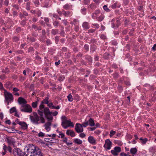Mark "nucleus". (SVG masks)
Listing matches in <instances>:
<instances>
[{"instance_id": "nucleus-1", "label": "nucleus", "mask_w": 156, "mask_h": 156, "mask_svg": "<svg viewBox=\"0 0 156 156\" xmlns=\"http://www.w3.org/2000/svg\"><path fill=\"white\" fill-rule=\"evenodd\" d=\"M27 151V156H42L40 149L32 144H29Z\"/></svg>"}, {"instance_id": "nucleus-2", "label": "nucleus", "mask_w": 156, "mask_h": 156, "mask_svg": "<svg viewBox=\"0 0 156 156\" xmlns=\"http://www.w3.org/2000/svg\"><path fill=\"white\" fill-rule=\"evenodd\" d=\"M49 98L48 97H46L43 100L41 103L39 108L38 110H41L44 112V115L50 114L51 113V112L50 111V109L47 107H45L44 104H46L47 105L49 103Z\"/></svg>"}, {"instance_id": "nucleus-3", "label": "nucleus", "mask_w": 156, "mask_h": 156, "mask_svg": "<svg viewBox=\"0 0 156 156\" xmlns=\"http://www.w3.org/2000/svg\"><path fill=\"white\" fill-rule=\"evenodd\" d=\"M62 122L61 125L65 129H67L68 127H73L74 125L70 120H67L65 116L62 117Z\"/></svg>"}, {"instance_id": "nucleus-4", "label": "nucleus", "mask_w": 156, "mask_h": 156, "mask_svg": "<svg viewBox=\"0 0 156 156\" xmlns=\"http://www.w3.org/2000/svg\"><path fill=\"white\" fill-rule=\"evenodd\" d=\"M5 97V101H6L9 105V102H12L13 100V96L12 94L8 92L6 90H5L4 92Z\"/></svg>"}, {"instance_id": "nucleus-5", "label": "nucleus", "mask_w": 156, "mask_h": 156, "mask_svg": "<svg viewBox=\"0 0 156 156\" xmlns=\"http://www.w3.org/2000/svg\"><path fill=\"white\" fill-rule=\"evenodd\" d=\"M28 147H26L25 148V150H26V152L27 153V149ZM13 153L14 155L16 156H23L24 155L27 156L26 155L27 154H26L25 152H24L22 151V150L20 149L19 148H15L14 149L13 151Z\"/></svg>"}, {"instance_id": "nucleus-6", "label": "nucleus", "mask_w": 156, "mask_h": 156, "mask_svg": "<svg viewBox=\"0 0 156 156\" xmlns=\"http://www.w3.org/2000/svg\"><path fill=\"white\" fill-rule=\"evenodd\" d=\"M20 110L22 112L31 113L32 108L31 106L28 104L22 105L20 108Z\"/></svg>"}, {"instance_id": "nucleus-7", "label": "nucleus", "mask_w": 156, "mask_h": 156, "mask_svg": "<svg viewBox=\"0 0 156 156\" xmlns=\"http://www.w3.org/2000/svg\"><path fill=\"white\" fill-rule=\"evenodd\" d=\"M89 125L91 126H95V124L94 120L91 118H90L87 121L84 122L83 123V126L84 127H86Z\"/></svg>"}, {"instance_id": "nucleus-8", "label": "nucleus", "mask_w": 156, "mask_h": 156, "mask_svg": "<svg viewBox=\"0 0 156 156\" xmlns=\"http://www.w3.org/2000/svg\"><path fill=\"white\" fill-rule=\"evenodd\" d=\"M30 119L33 123L35 124L38 125L39 123V121L40 120L39 117L36 113L34 116H30Z\"/></svg>"}, {"instance_id": "nucleus-9", "label": "nucleus", "mask_w": 156, "mask_h": 156, "mask_svg": "<svg viewBox=\"0 0 156 156\" xmlns=\"http://www.w3.org/2000/svg\"><path fill=\"white\" fill-rule=\"evenodd\" d=\"M83 124H81L80 123H76L75 126V129L76 132L78 133H81L83 131Z\"/></svg>"}, {"instance_id": "nucleus-10", "label": "nucleus", "mask_w": 156, "mask_h": 156, "mask_svg": "<svg viewBox=\"0 0 156 156\" xmlns=\"http://www.w3.org/2000/svg\"><path fill=\"white\" fill-rule=\"evenodd\" d=\"M121 151V148L120 147H116L114 148V150L111 151L112 153L115 155H118V153Z\"/></svg>"}, {"instance_id": "nucleus-11", "label": "nucleus", "mask_w": 156, "mask_h": 156, "mask_svg": "<svg viewBox=\"0 0 156 156\" xmlns=\"http://www.w3.org/2000/svg\"><path fill=\"white\" fill-rule=\"evenodd\" d=\"M38 113L40 116L39 119H40L41 122L42 123H45V119L43 117L44 112L41 110H38Z\"/></svg>"}, {"instance_id": "nucleus-12", "label": "nucleus", "mask_w": 156, "mask_h": 156, "mask_svg": "<svg viewBox=\"0 0 156 156\" xmlns=\"http://www.w3.org/2000/svg\"><path fill=\"white\" fill-rule=\"evenodd\" d=\"M51 122H48L44 125V126L45 127V129L46 131H49L51 130Z\"/></svg>"}, {"instance_id": "nucleus-13", "label": "nucleus", "mask_w": 156, "mask_h": 156, "mask_svg": "<svg viewBox=\"0 0 156 156\" xmlns=\"http://www.w3.org/2000/svg\"><path fill=\"white\" fill-rule=\"evenodd\" d=\"M18 102L20 105H26L27 103V101L23 98L19 97L18 99Z\"/></svg>"}, {"instance_id": "nucleus-14", "label": "nucleus", "mask_w": 156, "mask_h": 156, "mask_svg": "<svg viewBox=\"0 0 156 156\" xmlns=\"http://www.w3.org/2000/svg\"><path fill=\"white\" fill-rule=\"evenodd\" d=\"M20 128L23 130H25L28 128V125L24 122H22L20 125Z\"/></svg>"}, {"instance_id": "nucleus-15", "label": "nucleus", "mask_w": 156, "mask_h": 156, "mask_svg": "<svg viewBox=\"0 0 156 156\" xmlns=\"http://www.w3.org/2000/svg\"><path fill=\"white\" fill-rule=\"evenodd\" d=\"M88 140L89 142L92 144H95L96 143V140L92 136H90L88 137Z\"/></svg>"}, {"instance_id": "nucleus-16", "label": "nucleus", "mask_w": 156, "mask_h": 156, "mask_svg": "<svg viewBox=\"0 0 156 156\" xmlns=\"http://www.w3.org/2000/svg\"><path fill=\"white\" fill-rule=\"evenodd\" d=\"M137 151V149L136 147L131 148L130 150V152L132 154V155L131 156L129 154V156H134V155L136 153Z\"/></svg>"}, {"instance_id": "nucleus-17", "label": "nucleus", "mask_w": 156, "mask_h": 156, "mask_svg": "<svg viewBox=\"0 0 156 156\" xmlns=\"http://www.w3.org/2000/svg\"><path fill=\"white\" fill-rule=\"evenodd\" d=\"M100 14V12L99 10H96L95 12L92 15V17L93 19H95L98 17L97 16H99Z\"/></svg>"}, {"instance_id": "nucleus-18", "label": "nucleus", "mask_w": 156, "mask_h": 156, "mask_svg": "<svg viewBox=\"0 0 156 156\" xmlns=\"http://www.w3.org/2000/svg\"><path fill=\"white\" fill-rule=\"evenodd\" d=\"M66 133L68 135H70L72 137H74L75 136V133L73 131H71L70 130H67Z\"/></svg>"}, {"instance_id": "nucleus-19", "label": "nucleus", "mask_w": 156, "mask_h": 156, "mask_svg": "<svg viewBox=\"0 0 156 156\" xmlns=\"http://www.w3.org/2000/svg\"><path fill=\"white\" fill-rule=\"evenodd\" d=\"M7 142L9 144L13 145L15 143L14 139L12 138H9L7 139Z\"/></svg>"}, {"instance_id": "nucleus-20", "label": "nucleus", "mask_w": 156, "mask_h": 156, "mask_svg": "<svg viewBox=\"0 0 156 156\" xmlns=\"http://www.w3.org/2000/svg\"><path fill=\"white\" fill-rule=\"evenodd\" d=\"M82 26L85 29H88L89 28V26L88 23L86 22H84L82 25Z\"/></svg>"}, {"instance_id": "nucleus-21", "label": "nucleus", "mask_w": 156, "mask_h": 156, "mask_svg": "<svg viewBox=\"0 0 156 156\" xmlns=\"http://www.w3.org/2000/svg\"><path fill=\"white\" fill-rule=\"evenodd\" d=\"M4 86L7 88H9V90H11L12 89V84L10 82H7L4 85Z\"/></svg>"}, {"instance_id": "nucleus-22", "label": "nucleus", "mask_w": 156, "mask_h": 156, "mask_svg": "<svg viewBox=\"0 0 156 156\" xmlns=\"http://www.w3.org/2000/svg\"><path fill=\"white\" fill-rule=\"evenodd\" d=\"M74 142L75 143L78 144H81L83 143V142L82 140L78 138L74 139Z\"/></svg>"}, {"instance_id": "nucleus-23", "label": "nucleus", "mask_w": 156, "mask_h": 156, "mask_svg": "<svg viewBox=\"0 0 156 156\" xmlns=\"http://www.w3.org/2000/svg\"><path fill=\"white\" fill-rule=\"evenodd\" d=\"M71 7V5L69 4H66L63 6V8L66 10H68Z\"/></svg>"}, {"instance_id": "nucleus-24", "label": "nucleus", "mask_w": 156, "mask_h": 156, "mask_svg": "<svg viewBox=\"0 0 156 156\" xmlns=\"http://www.w3.org/2000/svg\"><path fill=\"white\" fill-rule=\"evenodd\" d=\"M38 102V100H37V101L32 102L31 104L32 107L34 108H36L37 106Z\"/></svg>"}, {"instance_id": "nucleus-25", "label": "nucleus", "mask_w": 156, "mask_h": 156, "mask_svg": "<svg viewBox=\"0 0 156 156\" xmlns=\"http://www.w3.org/2000/svg\"><path fill=\"white\" fill-rule=\"evenodd\" d=\"M46 116L47 117V119L48 120V122H51L52 120L53 119V118L51 116V115H49Z\"/></svg>"}, {"instance_id": "nucleus-26", "label": "nucleus", "mask_w": 156, "mask_h": 156, "mask_svg": "<svg viewBox=\"0 0 156 156\" xmlns=\"http://www.w3.org/2000/svg\"><path fill=\"white\" fill-rule=\"evenodd\" d=\"M3 145V150L4 151L2 153V154L3 155H4L6 153L7 148L6 145H5V144H4Z\"/></svg>"}, {"instance_id": "nucleus-27", "label": "nucleus", "mask_w": 156, "mask_h": 156, "mask_svg": "<svg viewBox=\"0 0 156 156\" xmlns=\"http://www.w3.org/2000/svg\"><path fill=\"white\" fill-rule=\"evenodd\" d=\"M112 145V143L108 139V150L110 149Z\"/></svg>"}, {"instance_id": "nucleus-28", "label": "nucleus", "mask_w": 156, "mask_h": 156, "mask_svg": "<svg viewBox=\"0 0 156 156\" xmlns=\"http://www.w3.org/2000/svg\"><path fill=\"white\" fill-rule=\"evenodd\" d=\"M104 16L102 15L97 18V20L99 21H101L104 19Z\"/></svg>"}, {"instance_id": "nucleus-29", "label": "nucleus", "mask_w": 156, "mask_h": 156, "mask_svg": "<svg viewBox=\"0 0 156 156\" xmlns=\"http://www.w3.org/2000/svg\"><path fill=\"white\" fill-rule=\"evenodd\" d=\"M67 98L69 101L72 102L73 100V98L72 97V95L70 94L67 96Z\"/></svg>"}, {"instance_id": "nucleus-30", "label": "nucleus", "mask_w": 156, "mask_h": 156, "mask_svg": "<svg viewBox=\"0 0 156 156\" xmlns=\"http://www.w3.org/2000/svg\"><path fill=\"white\" fill-rule=\"evenodd\" d=\"M114 143L115 144H117L118 145L120 146L122 145L123 144V143H122V142L121 141L118 140H115L114 141Z\"/></svg>"}, {"instance_id": "nucleus-31", "label": "nucleus", "mask_w": 156, "mask_h": 156, "mask_svg": "<svg viewBox=\"0 0 156 156\" xmlns=\"http://www.w3.org/2000/svg\"><path fill=\"white\" fill-rule=\"evenodd\" d=\"M16 111V108L15 107H13L11 108L9 110V112L10 113H12Z\"/></svg>"}, {"instance_id": "nucleus-32", "label": "nucleus", "mask_w": 156, "mask_h": 156, "mask_svg": "<svg viewBox=\"0 0 156 156\" xmlns=\"http://www.w3.org/2000/svg\"><path fill=\"white\" fill-rule=\"evenodd\" d=\"M47 106L49 108L52 109H53L54 106L53 105V104L52 102L48 103L47 105Z\"/></svg>"}, {"instance_id": "nucleus-33", "label": "nucleus", "mask_w": 156, "mask_h": 156, "mask_svg": "<svg viewBox=\"0 0 156 156\" xmlns=\"http://www.w3.org/2000/svg\"><path fill=\"white\" fill-rule=\"evenodd\" d=\"M116 132L115 131L112 130L110 131V133L109 134V136L110 137H112V136L115 135V133Z\"/></svg>"}, {"instance_id": "nucleus-34", "label": "nucleus", "mask_w": 156, "mask_h": 156, "mask_svg": "<svg viewBox=\"0 0 156 156\" xmlns=\"http://www.w3.org/2000/svg\"><path fill=\"white\" fill-rule=\"evenodd\" d=\"M63 14L65 15V16H68L70 14V12L69 11L66 12L64 10L62 11Z\"/></svg>"}, {"instance_id": "nucleus-35", "label": "nucleus", "mask_w": 156, "mask_h": 156, "mask_svg": "<svg viewBox=\"0 0 156 156\" xmlns=\"http://www.w3.org/2000/svg\"><path fill=\"white\" fill-rule=\"evenodd\" d=\"M48 139L50 141V142L51 143H55L57 142V140L56 139L54 138H49Z\"/></svg>"}, {"instance_id": "nucleus-36", "label": "nucleus", "mask_w": 156, "mask_h": 156, "mask_svg": "<svg viewBox=\"0 0 156 156\" xmlns=\"http://www.w3.org/2000/svg\"><path fill=\"white\" fill-rule=\"evenodd\" d=\"M58 30L57 29H53L51 30V33L54 35H55L58 33Z\"/></svg>"}, {"instance_id": "nucleus-37", "label": "nucleus", "mask_w": 156, "mask_h": 156, "mask_svg": "<svg viewBox=\"0 0 156 156\" xmlns=\"http://www.w3.org/2000/svg\"><path fill=\"white\" fill-rule=\"evenodd\" d=\"M30 2H27V3L26 8V9L27 10H29L30 9Z\"/></svg>"}, {"instance_id": "nucleus-38", "label": "nucleus", "mask_w": 156, "mask_h": 156, "mask_svg": "<svg viewBox=\"0 0 156 156\" xmlns=\"http://www.w3.org/2000/svg\"><path fill=\"white\" fill-rule=\"evenodd\" d=\"M58 114V112L57 111H55V112H52L50 114H48V115H52L54 116H55L56 115H57Z\"/></svg>"}, {"instance_id": "nucleus-39", "label": "nucleus", "mask_w": 156, "mask_h": 156, "mask_svg": "<svg viewBox=\"0 0 156 156\" xmlns=\"http://www.w3.org/2000/svg\"><path fill=\"white\" fill-rule=\"evenodd\" d=\"M45 134L42 132H40L38 133V136L40 137H43L44 136Z\"/></svg>"}, {"instance_id": "nucleus-40", "label": "nucleus", "mask_w": 156, "mask_h": 156, "mask_svg": "<svg viewBox=\"0 0 156 156\" xmlns=\"http://www.w3.org/2000/svg\"><path fill=\"white\" fill-rule=\"evenodd\" d=\"M147 140V139L145 138L143 139V140L141 141V143L142 144H145Z\"/></svg>"}, {"instance_id": "nucleus-41", "label": "nucleus", "mask_w": 156, "mask_h": 156, "mask_svg": "<svg viewBox=\"0 0 156 156\" xmlns=\"http://www.w3.org/2000/svg\"><path fill=\"white\" fill-rule=\"evenodd\" d=\"M129 154V153H128L127 154H126V153L122 152L120 153V156H128Z\"/></svg>"}, {"instance_id": "nucleus-42", "label": "nucleus", "mask_w": 156, "mask_h": 156, "mask_svg": "<svg viewBox=\"0 0 156 156\" xmlns=\"http://www.w3.org/2000/svg\"><path fill=\"white\" fill-rule=\"evenodd\" d=\"M83 3L85 5H87L90 2V0H83Z\"/></svg>"}, {"instance_id": "nucleus-43", "label": "nucleus", "mask_w": 156, "mask_h": 156, "mask_svg": "<svg viewBox=\"0 0 156 156\" xmlns=\"http://www.w3.org/2000/svg\"><path fill=\"white\" fill-rule=\"evenodd\" d=\"M104 147L105 148L106 150L107 149V139L105 140V144H104Z\"/></svg>"}, {"instance_id": "nucleus-44", "label": "nucleus", "mask_w": 156, "mask_h": 156, "mask_svg": "<svg viewBox=\"0 0 156 156\" xmlns=\"http://www.w3.org/2000/svg\"><path fill=\"white\" fill-rule=\"evenodd\" d=\"M0 90H4L5 91V90L2 84L0 82Z\"/></svg>"}, {"instance_id": "nucleus-45", "label": "nucleus", "mask_w": 156, "mask_h": 156, "mask_svg": "<svg viewBox=\"0 0 156 156\" xmlns=\"http://www.w3.org/2000/svg\"><path fill=\"white\" fill-rule=\"evenodd\" d=\"M49 2V1L48 0H47L45 1V4L44 5V7L47 8L48 7H49V6L48 3Z\"/></svg>"}, {"instance_id": "nucleus-46", "label": "nucleus", "mask_w": 156, "mask_h": 156, "mask_svg": "<svg viewBox=\"0 0 156 156\" xmlns=\"http://www.w3.org/2000/svg\"><path fill=\"white\" fill-rule=\"evenodd\" d=\"M80 136L82 138H84L85 136V134L84 133H82L80 134Z\"/></svg>"}, {"instance_id": "nucleus-47", "label": "nucleus", "mask_w": 156, "mask_h": 156, "mask_svg": "<svg viewBox=\"0 0 156 156\" xmlns=\"http://www.w3.org/2000/svg\"><path fill=\"white\" fill-rule=\"evenodd\" d=\"M26 22L25 20H23L21 22V24L23 26L25 25L26 24Z\"/></svg>"}, {"instance_id": "nucleus-48", "label": "nucleus", "mask_w": 156, "mask_h": 156, "mask_svg": "<svg viewBox=\"0 0 156 156\" xmlns=\"http://www.w3.org/2000/svg\"><path fill=\"white\" fill-rule=\"evenodd\" d=\"M13 92H16L19 90L16 87H14L12 89Z\"/></svg>"}, {"instance_id": "nucleus-49", "label": "nucleus", "mask_w": 156, "mask_h": 156, "mask_svg": "<svg viewBox=\"0 0 156 156\" xmlns=\"http://www.w3.org/2000/svg\"><path fill=\"white\" fill-rule=\"evenodd\" d=\"M86 9L85 8H83L81 9L82 12L84 14H85V12L86 11Z\"/></svg>"}, {"instance_id": "nucleus-50", "label": "nucleus", "mask_w": 156, "mask_h": 156, "mask_svg": "<svg viewBox=\"0 0 156 156\" xmlns=\"http://www.w3.org/2000/svg\"><path fill=\"white\" fill-rule=\"evenodd\" d=\"M15 121L17 124H18L19 125H20L21 123L22 122L20 121L19 119H16Z\"/></svg>"}, {"instance_id": "nucleus-51", "label": "nucleus", "mask_w": 156, "mask_h": 156, "mask_svg": "<svg viewBox=\"0 0 156 156\" xmlns=\"http://www.w3.org/2000/svg\"><path fill=\"white\" fill-rule=\"evenodd\" d=\"M84 48L87 51L89 49V46L87 44H85L84 45Z\"/></svg>"}, {"instance_id": "nucleus-52", "label": "nucleus", "mask_w": 156, "mask_h": 156, "mask_svg": "<svg viewBox=\"0 0 156 156\" xmlns=\"http://www.w3.org/2000/svg\"><path fill=\"white\" fill-rule=\"evenodd\" d=\"M9 1L8 0H5L4 1V4L6 5L7 6L8 5Z\"/></svg>"}, {"instance_id": "nucleus-53", "label": "nucleus", "mask_w": 156, "mask_h": 156, "mask_svg": "<svg viewBox=\"0 0 156 156\" xmlns=\"http://www.w3.org/2000/svg\"><path fill=\"white\" fill-rule=\"evenodd\" d=\"M53 24L54 26H56L58 25V23L57 21H54L53 23Z\"/></svg>"}, {"instance_id": "nucleus-54", "label": "nucleus", "mask_w": 156, "mask_h": 156, "mask_svg": "<svg viewBox=\"0 0 156 156\" xmlns=\"http://www.w3.org/2000/svg\"><path fill=\"white\" fill-rule=\"evenodd\" d=\"M116 25L117 27H118L120 24V22L119 20H117L116 21Z\"/></svg>"}, {"instance_id": "nucleus-55", "label": "nucleus", "mask_w": 156, "mask_h": 156, "mask_svg": "<svg viewBox=\"0 0 156 156\" xmlns=\"http://www.w3.org/2000/svg\"><path fill=\"white\" fill-rule=\"evenodd\" d=\"M34 87V84H32L30 86V87H29L30 89L31 90H32L33 89Z\"/></svg>"}, {"instance_id": "nucleus-56", "label": "nucleus", "mask_w": 156, "mask_h": 156, "mask_svg": "<svg viewBox=\"0 0 156 156\" xmlns=\"http://www.w3.org/2000/svg\"><path fill=\"white\" fill-rule=\"evenodd\" d=\"M13 40L15 41H17L19 40V39L16 37H15L13 38Z\"/></svg>"}, {"instance_id": "nucleus-57", "label": "nucleus", "mask_w": 156, "mask_h": 156, "mask_svg": "<svg viewBox=\"0 0 156 156\" xmlns=\"http://www.w3.org/2000/svg\"><path fill=\"white\" fill-rule=\"evenodd\" d=\"M103 8L106 11H107V5H104L103 6Z\"/></svg>"}, {"instance_id": "nucleus-58", "label": "nucleus", "mask_w": 156, "mask_h": 156, "mask_svg": "<svg viewBox=\"0 0 156 156\" xmlns=\"http://www.w3.org/2000/svg\"><path fill=\"white\" fill-rule=\"evenodd\" d=\"M14 115L18 117H20V115H19L18 113V112H17V111H16V112H15Z\"/></svg>"}, {"instance_id": "nucleus-59", "label": "nucleus", "mask_w": 156, "mask_h": 156, "mask_svg": "<svg viewBox=\"0 0 156 156\" xmlns=\"http://www.w3.org/2000/svg\"><path fill=\"white\" fill-rule=\"evenodd\" d=\"M23 14L24 16H27L28 15V13L26 11H24Z\"/></svg>"}, {"instance_id": "nucleus-60", "label": "nucleus", "mask_w": 156, "mask_h": 156, "mask_svg": "<svg viewBox=\"0 0 156 156\" xmlns=\"http://www.w3.org/2000/svg\"><path fill=\"white\" fill-rule=\"evenodd\" d=\"M46 43L48 45H49L51 44V42L49 40H48L46 41Z\"/></svg>"}, {"instance_id": "nucleus-61", "label": "nucleus", "mask_w": 156, "mask_h": 156, "mask_svg": "<svg viewBox=\"0 0 156 156\" xmlns=\"http://www.w3.org/2000/svg\"><path fill=\"white\" fill-rule=\"evenodd\" d=\"M12 93L15 95H16V96H19L20 95L19 93L18 92H13Z\"/></svg>"}, {"instance_id": "nucleus-62", "label": "nucleus", "mask_w": 156, "mask_h": 156, "mask_svg": "<svg viewBox=\"0 0 156 156\" xmlns=\"http://www.w3.org/2000/svg\"><path fill=\"white\" fill-rule=\"evenodd\" d=\"M152 49L154 51L156 50V44H154L152 48Z\"/></svg>"}, {"instance_id": "nucleus-63", "label": "nucleus", "mask_w": 156, "mask_h": 156, "mask_svg": "<svg viewBox=\"0 0 156 156\" xmlns=\"http://www.w3.org/2000/svg\"><path fill=\"white\" fill-rule=\"evenodd\" d=\"M5 122L6 124L10 125L11 124V122L10 120H8L5 121Z\"/></svg>"}, {"instance_id": "nucleus-64", "label": "nucleus", "mask_w": 156, "mask_h": 156, "mask_svg": "<svg viewBox=\"0 0 156 156\" xmlns=\"http://www.w3.org/2000/svg\"><path fill=\"white\" fill-rule=\"evenodd\" d=\"M13 6L15 9H19V7L18 6L16 5H13Z\"/></svg>"}]
</instances>
